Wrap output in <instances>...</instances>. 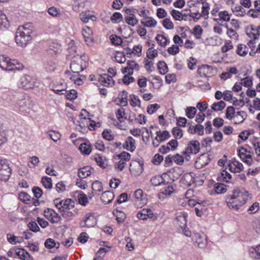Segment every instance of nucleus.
I'll list each match as a JSON object with an SVG mask.
<instances>
[{"label": "nucleus", "mask_w": 260, "mask_h": 260, "mask_svg": "<svg viewBox=\"0 0 260 260\" xmlns=\"http://www.w3.org/2000/svg\"><path fill=\"white\" fill-rule=\"evenodd\" d=\"M248 197L249 193L245 189L235 190L232 195L226 197V203L230 208L238 210L246 203Z\"/></svg>", "instance_id": "nucleus-1"}, {"label": "nucleus", "mask_w": 260, "mask_h": 260, "mask_svg": "<svg viewBox=\"0 0 260 260\" xmlns=\"http://www.w3.org/2000/svg\"><path fill=\"white\" fill-rule=\"evenodd\" d=\"M32 27L31 23H27L17 28L16 32L15 41L18 46L25 47L31 40Z\"/></svg>", "instance_id": "nucleus-2"}, {"label": "nucleus", "mask_w": 260, "mask_h": 260, "mask_svg": "<svg viewBox=\"0 0 260 260\" xmlns=\"http://www.w3.org/2000/svg\"><path fill=\"white\" fill-rule=\"evenodd\" d=\"M88 62L85 55L74 56L70 64L71 71L75 74H79L83 71L87 67Z\"/></svg>", "instance_id": "nucleus-3"}, {"label": "nucleus", "mask_w": 260, "mask_h": 260, "mask_svg": "<svg viewBox=\"0 0 260 260\" xmlns=\"http://www.w3.org/2000/svg\"><path fill=\"white\" fill-rule=\"evenodd\" d=\"M89 79L90 81H98L102 85L106 87L112 86L115 83L112 77L108 74L99 75H90L89 77Z\"/></svg>", "instance_id": "nucleus-4"}, {"label": "nucleus", "mask_w": 260, "mask_h": 260, "mask_svg": "<svg viewBox=\"0 0 260 260\" xmlns=\"http://www.w3.org/2000/svg\"><path fill=\"white\" fill-rule=\"evenodd\" d=\"M150 128L156 129L155 134L156 136L152 142V145L155 147H158L160 143L168 140L171 137L169 132L167 131H160L157 125H151Z\"/></svg>", "instance_id": "nucleus-5"}, {"label": "nucleus", "mask_w": 260, "mask_h": 260, "mask_svg": "<svg viewBox=\"0 0 260 260\" xmlns=\"http://www.w3.org/2000/svg\"><path fill=\"white\" fill-rule=\"evenodd\" d=\"M55 206L60 212H64L66 210H70L74 208V202L72 199H67L64 200H60L59 198L53 200Z\"/></svg>", "instance_id": "nucleus-6"}, {"label": "nucleus", "mask_w": 260, "mask_h": 260, "mask_svg": "<svg viewBox=\"0 0 260 260\" xmlns=\"http://www.w3.org/2000/svg\"><path fill=\"white\" fill-rule=\"evenodd\" d=\"M12 170L7 160L0 158V180L6 182L11 175Z\"/></svg>", "instance_id": "nucleus-7"}, {"label": "nucleus", "mask_w": 260, "mask_h": 260, "mask_svg": "<svg viewBox=\"0 0 260 260\" xmlns=\"http://www.w3.org/2000/svg\"><path fill=\"white\" fill-rule=\"evenodd\" d=\"M200 150V144L197 140L190 141L188 144L185 150L183 151V153L185 155V157L186 160H188L189 154H197Z\"/></svg>", "instance_id": "nucleus-8"}, {"label": "nucleus", "mask_w": 260, "mask_h": 260, "mask_svg": "<svg viewBox=\"0 0 260 260\" xmlns=\"http://www.w3.org/2000/svg\"><path fill=\"white\" fill-rule=\"evenodd\" d=\"M96 224V219L92 213H87L83 218V220L80 223L81 227L91 228L94 226Z\"/></svg>", "instance_id": "nucleus-9"}, {"label": "nucleus", "mask_w": 260, "mask_h": 260, "mask_svg": "<svg viewBox=\"0 0 260 260\" xmlns=\"http://www.w3.org/2000/svg\"><path fill=\"white\" fill-rule=\"evenodd\" d=\"M250 152L248 151L247 149L241 147L238 150V155L241 159L249 166L251 165L252 156L250 154Z\"/></svg>", "instance_id": "nucleus-10"}, {"label": "nucleus", "mask_w": 260, "mask_h": 260, "mask_svg": "<svg viewBox=\"0 0 260 260\" xmlns=\"http://www.w3.org/2000/svg\"><path fill=\"white\" fill-rule=\"evenodd\" d=\"M20 86L25 89H29L33 88L35 85L34 79L29 75H24L21 78Z\"/></svg>", "instance_id": "nucleus-11"}, {"label": "nucleus", "mask_w": 260, "mask_h": 260, "mask_svg": "<svg viewBox=\"0 0 260 260\" xmlns=\"http://www.w3.org/2000/svg\"><path fill=\"white\" fill-rule=\"evenodd\" d=\"M175 185L171 184L165 187L164 190L157 194V197L159 199L163 200L166 197L170 196L175 191Z\"/></svg>", "instance_id": "nucleus-12"}, {"label": "nucleus", "mask_w": 260, "mask_h": 260, "mask_svg": "<svg viewBox=\"0 0 260 260\" xmlns=\"http://www.w3.org/2000/svg\"><path fill=\"white\" fill-rule=\"evenodd\" d=\"M174 223L179 227V229L186 226L187 224V214L186 213H178L174 221Z\"/></svg>", "instance_id": "nucleus-13"}, {"label": "nucleus", "mask_w": 260, "mask_h": 260, "mask_svg": "<svg viewBox=\"0 0 260 260\" xmlns=\"http://www.w3.org/2000/svg\"><path fill=\"white\" fill-rule=\"evenodd\" d=\"M229 170L233 173H240L242 171L244 167L243 164L238 160H234L228 164Z\"/></svg>", "instance_id": "nucleus-14"}, {"label": "nucleus", "mask_w": 260, "mask_h": 260, "mask_svg": "<svg viewBox=\"0 0 260 260\" xmlns=\"http://www.w3.org/2000/svg\"><path fill=\"white\" fill-rule=\"evenodd\" d=\"M83 36L84 38L85 41L87 45H89L92 43V31L91 29L86 26L82 30Z\"/></svg>", "instance_id": "nucleus-15"}, {"label": "nucleus", "mask_w": 260, "mask_h": 260, "mask_svg": "<svg viewBox=\"0 0 260 260\" xmlns=\"http://www.w3.org/2000/svg\"><path fill=\"white\" fill-rule=\"evenodd\" d=\"M134 196L136 198V202H139L141 206H143L146 204L147 200L145 195L144 194L143 191L141 189H138L135 191Z\"/></svg>", "instance_id": "nucleus-16"}, {"label": "nucleus", "mask_w": 260, "mask_h": 260, "mask_svg": "<svg viewBox=\"0 0 260 260\" xmlns=\"http://www.w3.org/2000/svg\"><path fill=\"white\" fill-rule=\"evenodd\" d=\"M192 239L199 247L203 248L206 245V239L204 236H202L199 233H194Z\"/></svg>", "instance_id": "nucleus-17"}, {"label": "nucleus", "mask_w": 260, "mask_h": 260, "mask_svg": "<svg viewBox=\"0 0 260 260\" xmlns=\"http://www.w3.org/2000/svg\"><path fill=\"white\" fill-rule=\"evenodd\" d=\"M23 68V66L22 64L18 62V60L15 59L11 60L10 59L8 64V69H7V71H16V70H20L22 69Z\"/></svg>", "instance_id": "nucleus-18"}, {"label": "nucleus", "mask_w": 260, "mask_h": 260, "mask_svg": "<svg viewBox=\"0 0 260 260\" xmlns=\"http://www.w3.org/2000/svg\"><path fill=\"white\" fill-rule=\"evenodd\" d=\"M249 255L254 259H260V244L255 247H251L248 250Z\"/></svg>", "instance_id": "nucleus-19"}, {"label": "nucleus", "mask_w": 260, "mask_h": 260, "mask_svg": "<svg viewBox=\"0 0 260 260\" xmlns=\"http://www.w3.org/2000/svg\"><path fill=\"white\" fill-rule=\"evenodd\" d=\"M135 144V139L133 137L129 136L127 138L125 143L123 144V148L131 152H133L136 149Z\"/></svg>", "instance_id": "nucleus-20"}, {"label": "nucleus", "mask_w": 260, "mask_h": 260, "mask_svg": "<svg viewBox=\"0 0 260 260\" xmlns=\"http://www.w3.org/2000/svg\"><path fill=\"white\" fill-rule=\"evenodd\" d=\"M152 215V212L149 209H143L137 213V217L142 220H146L148 218H151Z\"/></svg>", "instance_id": "nucleus-21"}, {"label": "nucleus", "mask_w": 260, "mask_h": 260, "mask_svg": "<svg viewBox=\"0 0 260 260\" xmlns=\"http://www.w3.org/2000/svg\"><path fill=\"white\" fill-rule=\"evenodd\" d=\"M247 116V113L245 111H241L236 112L233 118L234 123L236 124L241 123L246 119Z\"/></svg>", "instance_id": "nucleus-22"}, {"label": "nucleus", "mask_w": 260, "mask_h": 260, "mask_svg": "<svg viewBox=\"0 0 260 260\" xmlns=\"http://www.w3.org/2000/svg\"><path fill=\"white\" fill-rule=\"evenodd\" d=\"M238 72V71L236 68L231 67L228 70L227 72L222 73L220 75V77L221 79L225 80L231 78L233 75L237 74Z\"/></svg>", "instance_id": "nucleus-23"}, {"label": "nucleus", "mask_w": 260, "mask_h": 260, "mask_svg": "<svg viewBox=\"0 0 260 260\" xmlns=\"http://www.w3.org/2000/svg\"><path fill=\"white\" fill-rule=\"evenodd\" d=\"M91 169L92 168L89 166L80 168L78 171V177L80 178L83 179L89 176L91 173Z\"/></svg>", "instance_id": "nucleus-24"}, {"label": "nucleus", "mask_w": 260, "mask_h": 260, "mask_svg": "<svg viewBox=\"0 0 260 260\" xmlns=\"http://www.w3.org/2000/svg\"><path fill=\"white\" fill-rule=\"evenodd\" d=\"M141 22L144 26L148 27H154L157 25V21L152 17L149 16L143 18Z\"/></svg>", "instance_id": "nucleus-25"}, {"label": "nucleus", "mask_w": 260, "mask_h": 260, "mask_svg": "<svg viewBox=\"0 0 260 260\" xmlns=\"http://www.w3.org/2000/svg\"><path fill=\"white\" fill-rule=\"evenodd\" d=\"M79 18L83 23H87L90 19L93 20L95 17L92 15L90 12L88 11H83L80 13Z\"/></svg>", "instance_id": "nucleus-26"}, {"label": "nucleus", "mask_w": 260, "mask_h": 260, "mask_svg": "<svg viewBox=\"0 0 260 260\" xmlns=\"http://www.w3.org/2000/svg\"><path fill=\"white\" fill-rule=\"evenodd\" d=\"M150 182L152 185L157 186L162 184H167L168 183L162 177V176H155L153 177Z\"/></svg>", "instance_id": "nucleus-27"}, {"label": "nucleus", "mask_w": 260, "mask_h": 260, "mask_svg": "<svg viewBox=\"0 0 260 260\" xmlns=\"http://www.w3.org/2000/svg\"><path fill=\"white\" fill-rule=\"evenodd\" d=\"M7 238L8 242L12 244H16L20 243L23 241V238L22 237L15 236L11 234L7 235Z\"/></svg>", "instance_id": "nucleus-28"}, {"label": "nucleus", "mask_w": 260, "mask_h": 260, "mask_svg": "<svg viewBox=\"0 0 260 260\" xmlns=\"http://www.w3.org/2000/svg\"><path fill=\"white\" fill-rule=\"evenodd\" d=\"M94 160L96 164L102 168H106L108 166V160L105 157L97 154L94 156Z\"/></svg>", "instance_id": "nucleus-29"}, {"label": "nucleus", "mask_w": 260, "mask_h": 260, "mask_svg": "<svg viewBox=\"0 0 260 260\" xmlns=\"http://www.w3.org/2000/svg\"><path fill=\"white\" fill-rule=\"evenodd\" d=\"M211 67L209 65L205 64L200 67L198 69V73L201 77H207L210 73Z\"/></svg>", "instance_id": "nucleus-30"}, {"label": "nucleus", "mask_w": 260, "mask_h": 260, "mask_svg": "<svg viewBox=\"0 0 260 260\" xmlns=\"http://www.w3.org/2000/svg\"><path fill=\"white\" fill-rule=\"evenodd\" d=\"M9 26V21L6 15L0 12V29H6Z\"/></svg>", "instance_id": "nucleus-31"}, {"label": "nucleus", "mask_w": 260, "mask_h": 260, "mask_svg": "<svg viewBox=\"0 0 260 260\" xmlns=\"http://www.w3.org/2000/svg\"><path fill=\"white\" fill-rule=\"evenodd\" d=\"M79 149L82 153L88 155L91 151V147L89 143L85 142L80 145Z\"/></svg>", "instance_id": "nucleus-32"}, {"label": "nucleus", "mask_w": 260, "mask_h": 260, "mask_svg": "<svg viewBox=\"0 0 260 260\" xmlns=\"http://www.w3.org/2000/svg\"><path fill=\"white\" fill-rule=\"evenodd\" d=\"M113 214L116 217V219L118 223L123 222L126 218L125 214L121 211L116 210L113 211Z\"/></svg>", "instance_id": "nucleus-33"}, {"label": "nucleus", "mask_w": 260, "mask_h": 260, "mask_svg": "<svg viewBox=\"0 0 260 260\" xmlns=\"http://www.w3.org/2000/svg\"><path fill=\"white\" fill-rule=\"evenodd\" d=\"M155 39L158 44L162 46H166L168 43L170 42V40L168 39L165 36L160 34H158L155 37Z\"/></svg>", "instance_id": "nucleus-34"}, {"label": "nucleus", "mask_w": 260, "mask_h": 260, "mask_svg": "<svg viewBox=\"0 0 260 260\" xmlns=\"http://www.w3.org/2000/svg\"><path fill=\"white\" fill-rule=\"evenodd\" d=\"M114 198L113 194L110 191L104 192L101 197L102 200L105 204H109L112 202Z\"/></svg>", "instance_id": "nucleus-35"}, {"label": "nucleus", "mask_w": 260, "mask_h": 260, "mask_svg": "<svg viewBox=\"0 0 260 260\" xmlns=\"http://www.w3.org/2000/svg\"><path fill=\"white\" fill-rule=\"evenodd\" d=\"M232 178L231 175L229 173L226 171L223 170L220 174L218 176V180L220 181H225L229 182V180Z\"/></svg>", "instance_id": "nucleus-36"}, {"label": "nucleus", "mask_w": 260, "mask_h": 260, "mask_svg": "<svg viewBox=\"0 0 260 260\" xmlns=\"http://www.w3.org/2000/svg\"><path fill=\"white\" fill-rule=\"evenodd\" d=\"M248 48L244 44H239L237 47V53L240 56H245L248 53Z\"/></svg>", "instance_id": "nucleus-37"}, {"label": "nucleus", "mask_w": 260, "mask_h": 260, "mask_svg": "<svg viewBox=\"0 0 260 260\" xmlns=\"http://www.w3.org/2000/svg\"><path fill=\"white\" fill-rule=\"evenodd\" d=\"M214 189L215 194L223 193L226 191L225 185L220 183H216L214 185Z\"/></svg>", "instance_id": "nucleus-38"}, {"label": "nucleus", "mask_w": 260, "mask_h": 260, "mask_svg": "<svg viewBox=\"0 0 260 260\" xmlns=\"http://www.w3.org/2000/svg\"><path fill=\"white\" fill-rule=\"evenodd\" d=\"M231 9L233 13H236L237 16H243L245 13V10L240 5L232 6Z\"/></svg>", "instance_id": "nucleus-39"}, {"label": "nucleus", "mask_w": 260, "mask_h": 260, "mask_svg": "<svg viewBox=\"0 0 260 260\" xmlns=\"http://www.w3.org/2000/svg\"><path fill=\"white\" fill-rule=\"evenodd\" d=\"M18 198L20 201L25 204H30L31 197L27 193L21 192L18 194Z\"/></svg>", "instance_id": "nucleus-40"}, {"label": "nucleus", "mask_w": 260, "mask_h": 260, "mask_svg": "<svg viewBox=\"0 0 260 260\" xmlns=\"http://www.w3.org/2000/svg\"><path fill=\"white\" fill-rule=\"evenodd\" d=\"M10 60V59L5 55H0V67L2 69L6 70L8 69V64H9Z\"/></svg>", "instance_id": "nucleus-41"}, {"label": "nucleus", "mask_w": 260, "mask_h": 260, "mask_svg": "<svg viewBox=\"0 0 260 260\" xmlns=\"http://www.w3.org/2000/svg\"><path fill=\"white\" fill-rule=\"evenodd\" d=\"M60 86H61L60 88H58L57 86H54L52 90L58 94H64V93L62 92V91H66L67 87L66 84L64 82H60Z\"/></svg>", "instance_id": "nucleus-42"}, {"label": "nucleus", "mask_w": 260, "mask_h": 260, "mask_svg": "<svg viewBox=\"0 0 260 260\" xmlns=\"http://www.w3.org/2000/svg\"><path fill=\"white\" fill-rule=\"evenodd\" d=\"M125 21L128 24L133 26L136 25L138 22L136 16L133 14H130L129 16L125 17Z\"/></svg>", "instance_id": "nucleus-43"}, {"label": "nucleus", "mask_w": 260, "mask_h": 260, "mask_svg": "<svg viewBox=\"0 0 260 260\" xmlns=\"http://www.w3.org/2000/svg\"><path fill=\"white\" fill-rule=\"evenodd\" d=\"M129 104L132 106L134 107L137 106L140 107L141 105V101L138 96L131 94L130 95Z\"/></svg>", "instance_id": "nucleus-44"}, {"label": "nucleus", "mask_w": 260, "mask_h": 260, "mask_svg": "<svg viewBox=\"0 0 260 260\" xmlns=\"http://www.w3.org/2000/svg\"><path fill=\"white\" fill-rule=\"evenodd\" d=\"M225 106V103L223 101H221L220 102L213 103L212 105L211 108L214 111H219L223 109Z\"/></svg>", "instance_id": "nucleus-45"}, {"label": "nucleus", "mask_w": 260, "mask_h": 260, "mask_svg": "<svg viewBox=\"0 0 260 260\" xmlns=\"http://www.w3.org/2000/svg\"><path fill=\"white\" fill-rule=\"evenodd\" d=\"M219 18H215L214 20L217 21L218 20H223L224 21H229L230 20V16L228 12L226 11L219 12L218 13Z\"/></svg>", "instance_id": "nucleus-46"}, {"label": "nucleus", "mask_w": 260, "mask_h": 260, "mask_svg": "<svg viewBox=\"0 0 260 260\" xmlns=\"http://www.w3.org/2000/svg\"><path fill=\"white\" fill-rule=\"evenodd\" d=\"M44 67L47 72H52L54 71L56 66L53 60H49L45 62Z\"/></svg>", "instance_id": "nucleus-47"}, {"label": "nucleus", "mask_w": 260, "mask_h": 260, "mask_svg": "<svg viewBox=\"0 0 260 260\" xmlns=\"http://www.w3.org/2000/svg\"><path fill=\"white\" fill-rule=\"evenodd\" d=\"M41 182L45 188L51 189L52 187V179L51 178L44 176L42 178Z\"/></svg>", "instance_id": "nucleus-48"}, {"label": "nucleus", "mask_w": 260, "mask_h": 260, "mask_svg": "<svg viewBox=\"0 0 260 260\" xmlns=\"http://www.w3.org/2000/svg\"><path fill=\"white\" fill-rule=\"evenodd\" d=\"M186 115L189 119H192L197 113V109L194 107H188L185 109Z\"/></svg>", "instance_id": "nucleus-49"}, {"label": "nucleus", "mask_w": 260, "mask_h": 260, "mask_svg": "<svg viewBox=\"0 0 260 260\" xmlns=\"http://www.w3.org/2000/svg\"><path fill=\"white\" fill-rule=\"evenodd\" d=\"M120 105L122 106L127 105V92L123 90L119 95Z\"/></svg>", "instance_id": "nucleus-50"}, {"label": "nucleus", "mask_w": 260, "mask_h": 260, "mask_svg": "<svg viewBox=\"0 0 260 260\" xmlns=\"http://www.w3.org/2000/svg\"><path fill=\"white\" fill-rule=\"evenodd\" d=\"M157 67L160 74L165 75L168 71V67L165 62L162 61H158Z\"/></svg>", "instance_id": "nucleus-51"}, {"label": "nucleus", "mask_w": 260, "mask_h": 260, "mask_svg": "<svg viewBox=\"0 0 260 260\" xmlns=\"http://www.w3.org/2000/svg\"><path fill=\"white\" fill-rule=\"evenodd\" d=\"M154 45L152 44V46L150 47L147 51V57L150 59H153L154 58L157 56V51L153 48Z\"/></svg>", "instance_id": "nucleus-52"}, {"label": "nucleus", "mask_w": 260, "mask_h": 260, "mask_svg": "<svg viewBox=\"0 0 260 260\" xmlns=\"http://www.w3.org/2000/svg\"><path fill=\"white\" fill-rule=\"evenodd\" d=\"M64 94L66 98L70 101H73L77 97V92L74 89H71L69 91L66 90Z\"/></svg>", "instance_id": "nucleus-53"}, {"label": "nucleus", "mask_w": 260, "mask_h": 260, "mask_svg": "<svg viewBox=\"0 0 260 260\" xmlns=\"http://www.w3.org/2000/svg\"><path fill=\"white\" fill-rule=\"evenodd\" d=\"M92 189L96 193H99L103 190V186L101 182L95 181L92 184Z\"/></svg>", "instance_id": "nucleus-54"}, {"label": "nucleus", "mask_w": 260, "mask_h": 260, "mask_svg": "<svg viewBox=\"0 0 260 260\" xmlns=\"http://www.w3.org/2000/svg\"><path fill=\"white\" fill-rule=\"evenodd\" d=\"M209 5L207 3H203V5L202 7V13H200L201 17H204L205 19L208 18L209 15Z\"/></svg>", "instance_id": "nucleus-55"}, {"label": "nucleus", "mask_w": 260, "mask_h": 260, "mask_svg": "<svg viewBox=\"0 0 260 260\" xmlns=\"http://www.w3.org/2000/svg\"><path fill=\"white\" fill-rule=\"evenodd\" d=\"M172 134L176 139H179L183 136V132L179 127H175L172 129Z\"/></svg>", "instance_id": "nucleus-56"}, {"label": "nucleus", "mask_w": 260, "mask_h": 260, "mask_svg": "<svg viewBox=\"0 0 260 260\" xmlns=\"http://www.w3.org/2000/svg\"><path fill=\"white\" fill-rule=\"evenodd\" d=\"M48 134L50 139L54 142H57L61 138V135L54 131H49Z\"/></svg>", "instance_id": "nucleus-57"}, {"label": "nucleus", "mask_w": 260, "mask_h": 260, "mask_svg": "<svg viewBox=\"0 0 260 260\" xmlns=\"http://www.w3.org/2000/svg\"><path fill=\"white\" fill-rule=\"evenodd\" d=\"M233 48V46L231 41L226 40L225 42L224 45L221 47V51L223 53H225Z\"/></svg>", "instance_id": "nucleus-58"}, {"label": "nucleus", "mask_w": 260, "mask_h": 260, "mask_svg": "<svg viewBox=\"0 0 260 260\" xmlns=\"http://www.w3.org/2000/svg\"><path fill=\"white\" fill-rule=\"evenodd\" d=\"M235 109L233 107L230 106L227 108L225 113V117L228 119H232L235 115Z\"/></svg>", "instance_id": "nucleus-59"}, {"label": "nucleus", "mask_w": 260, "mask_h": 260, "mask_svg": "<svg viewBox=\"0 0 260 260\" xmlns=\"http://www.w3.org/2000/svg\"><path fill=\"white\" fill-rule=\"evenodd\" d=\"M78 200L79 204L84 206H86L88 203L87 196L84 193H79Z\"/></svg>", "instance_id": "nucleus-60"}, {"label": "nucleus", "mask_w": 260, "mask_h": 260, "mask_svg": "<svg viewBox=\"0 0 260 260\" xmlns=\"http://www.w3.org/2000/svg\"><path fill=\"white\" fill-rule=\"evenodd\" d=\"M125 54L121 52H117L115 56V60L117 62L122 63L125 61Z\"/></svg>", "instance_id": "nucleus-61"}, {"label": "nucleus", "mask_w": 260, "mask_h": 260, "mask_svg": "<svg viewBox=\"0 0 260 260\" xmlns=\"http://www.w3.org/2000/svg\"><path fill=\"white\" fill-rule=\"evenodd\" d=\"M163 26L168 29H172L174 28V24L169 18H166L162 20Z\"/></svg>", "instance_id": "nucleus-62"}, {"label": "nucleus", "mask_w": 260, "mask_h": 260, "mask_svg": "<svg viewBox=\"0 0 260 260\" xmlns=\"http://www.w3.org/2000/svg\"><path fill=\"white\" fill-rule=\"evenodd\" d=\"M122 19V16L119 12H115L113 14L111 17V20L115 23L119 22Z\"/></svg>", "instance_id": "nucleus-63"}, {"label": "nucleus", "mask_w": 260, "mask_h": 260, "mask_svg": "<svg viewBox=\"0 0 260 260\" xmlns=\"http://www.w3.org/2000/svg\"><path fill=\"white\" fill-rule=\"evenodd\" d=\"M159 108L160 106L157 104H151L147 107V112L150 114H152Z\"/></svg>", "instance_id": "nucleus-64"}]
</instances>
